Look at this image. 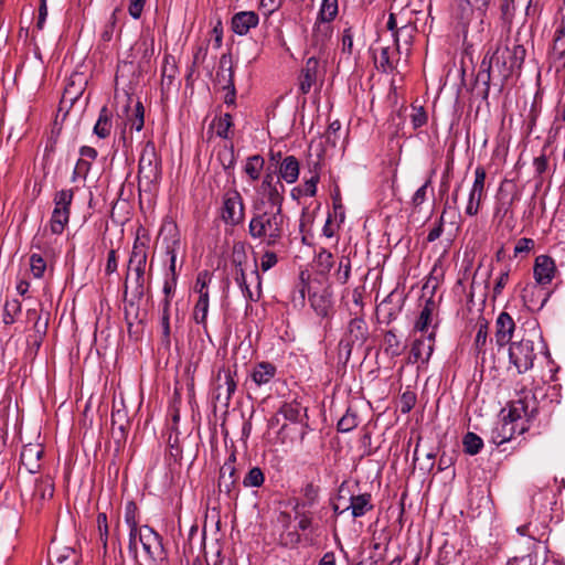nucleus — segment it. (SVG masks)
Segmentation results:
<instances>
[{"instance_id":"nucleus-62","label":"nucleus","mask_w":565,"mask_h":565,"mask_svg":"<svg viewBox=\"0 0 565 565\" xmlns=\"http://www.w3.org/2000/svg\"><path fill=\"white\" fill-rule=\"evenodd\" d=\"M125 522L127 523L128 526L138 525L137 505L132 501L127 502L125 507Z\"/></svg>"},{"instance_id":"nucleus-46","label":"nucleus","mask_w":565,"mask_h":565,"mask_svg":"<svg viewBox=\"0 0 565 565\" xmlns=\"http://www.w3.org/2000/svg\"><path fill=\"white\" fill-rule=\"evenodd\" d=\"M359 424V418L355 412L348 408L345 414L338 422V430L341 433H349L353 430Z\"/></svg>"},{"instance_id":"nucleus-17","label":"nucleus","mask_w":565,"mask_h":565,"mask_svg":"<svg viewBox=\"0 0 565 565\" xmlns=\"http://www.w3.org/2000/svg\"><path fill=\"white\" fill-rule=\"evenodd\" d=\"M526 430L524 423L519 427L516 420H511L508 415L503 416L500 423L492 429L491 441L500 446L507 441H510L514 434H523Z\"/></svg>"},{"instance_id":"nucleus-12","label":"nucleus","mask_w":565,"mask_h":565,"mask_svg":"<svg viewBox=\"0 0 565 565\" xmlns=\"http://www.w3.org/2000/svg\"><path fill=\"white\" fill-rule=\"evenodd\" d=\"M259 193L268 203V209H279V211H282L285 185L280 178L267 173L260 184Z\"/></svg>"},{"instance_id":"nucleus-29","label":"nucleus","mask_w":565,"mask_h":565,"mask_svg":"<svg viewBox=\"0 0 565 565\" xmlns=\"http://www.w3.org/2000/svg\"><path fill=\"white\" fill-rule=\"evenodd\" d=\"M233 126V118L228 113L215 115L212 119L209 129L214 131L215 135L223 139L231 138V128Z\"/></svg>"},{"instance_id":"nucleus-31","label":"nucleus","mask_w":565,"mask_h":565,"mask_svg":"<svg viewBox=\"0 0 565 565\" xmlns=\"http://www.w3.org/2000/svg\"><path fill=\"white\" fill-rule=\"evenodd\" d=\"M279 174L287 183H295L299 177V162L294 156H287L280 163Z\"/></svg>"},{"instance_id":"nucleus-24","label":"nucleus","mask_w":565,"mask_h":565,"mask_svg":"<svg viewBox=\"0 0 565 565\" xmlns=\"http://www.w3.org/2000/svg\"><path fill=\"white\" fill-rule=\"evenodd\" d=\"M403 50L393 44L392 46H383L380 55L375 56V62L383 72H392L397 67Z\"/></svg>"},{"instance_id":"nucleus-44","label":"nucleus","mask_w":565,"mask_h":565,"mask_svg":"<svg viewBox=\"0 0 565 565\" xmlns=\"http://www.w3.org/2000/svg\"><path fill=\"white\" fill-rule=\"evenodd\" d=\"M264 163V159L260 156L255 154L247 159L244 170L253 181H256L260 177Z\"/></svg>"},{"instance_id":"nucleus-11","label":"nucleus","mask_w":565,"mask_h":565,"mask_svg":"<svg viewBox=\"0 0 565 565\" xmlns=\"http://www.w3.org/2000/svg\"><path fill=\"white\" fill-rule=\"evenodd\" d=\"M369 339V327L363 316H354L348 323L347 331L343 334L340 345L350 353L354 345L362 347Z\"/></svg>"},{"instance_id":"nucleus-57","label":"nucleus","mask_w":565,"mask_h":565,"mask_svg":"<svg viewBox=\"0 0 565 565\" xmlns=\"http://www.w3.org/2000/svg\"><path fill=\"white\" fill-rule=\"evenodd\" d=\"M486 177V170L482 167H477L475 170V181L470 191L483 195Z\"/></svg>"},{"instance_id":"nucleus-63","label":"nucleus","mask_w":565,"mask_h":565,"mask_svg":"<svg viewBox=\"0 0 565 565\" xmlns=\"http://www.w3.org/2000/svg\"><path fill=\"white\" fill-rule=\"evenodd\" d=\"M415 403L416 395L411 391L404 392L401 396V412L403 414L411 412V409L415 406Z\"/></svg>"},{"instance_id":"nucleus-21","label":"nucleus","mask_w":565,"mask_h":565,"mask_svg":"<svg viewBox=\"0 0 565 565\" xmlns=\"http://www.w3.org/2000/svg\"><path fill=\"white\" fill-rule=\"evenodd\" d=\"M44 454L41 444H28L22 448L20 458L22 466L30 472L35 473L40 470V460Z\"/></svg>"},{"instance_id":"nucleus-15","label":"nucleus","mask_w":565,"mask_h":565,"mask_svg":"<svg viewBox=\"0 0 565 565\" xmlns=\"http://www.w3.org/2000/svg\"><path fill=\"white\" fill-rule=\"evenodd\" d=\"M236 455L232 452L220 470L218 489L224 492L228 499L237 498L238 492L236 490Z\"/></svg>"},{"instance_id":"nucleus-64","label":"nucleus","mask_w":565,"mask_h":565,"mask_svg":"<svg viewBox=\"0 0 565 565\" xmlns=\"http://www.w3.org/2000/svg\"><path fill=\"white\" fill-rule=\"evenodd\" d=\"M534 241L532 238L522 237L518 239L514 246V256L520 254H527L534 248Z\"/></svg>"},{"instance_id":"nucleus-20","label":"nucleus","mask_w":565,"mask_h":565,"mask_svg":"<svg viewBox=\"0 0 565 565\" xmlns=\"http://www.w3.org/2000/svg\"><path fill=\"white\" fill-rule=\"evenodd\" d=\"M323 72L320 68V62L316 57H309L301 70L299 76V87L310 88L311 86H321Z\"/></svg>"},{"instance_id":"nucleus-13","label":"nucleus","mask_w":565,"mask_h":565,"mask_svg":"<svg viewBox=\"0 0 565 565\" xmlns=\"http://www.w3.org/2000/svg\"><path fill=\"white\" fill-rule=\"evenodd\" d=\"M139 542L149 558L157 563L164 558V550L161 536L148 525H142L139 529Z\"/></svg>"},{"instance_id":"nucleus-2","label":"nucleus","mask_w":565,"mask_h":565,"mask_svg":"<svg viewBox=\"0 0 565 565\" xmlns=\"http://www.w3.org/2000/svg\"><path fill=\"white\" fill-rule=\"evenodd\" d=\"M253 238L260 239L267 246H275L285 233V216L279 209H262L256 205L248 225Z\"/></svg>"},{"instance_id":"nucleus-38","label":"nucleus","mask_w":565,"mask_h":565,"mask_svg":"<svg viewBox=\"0 0 565 565\" xmlns=\"http://www.w3.org/2000/svg\"><path fill=\"white\" fill-rule=\"evenodd\" d=\"M54 493V483L52 478L44 477L36 481L33 495L40 500L51 499Z\"/></svg>"},{"instance_id":"nucleus-4","label":"nucleus","mask_w":565,"mask_h":565,"mask_svg":"<svg viewBox=\"0 0 565 565\" xmlns=\"http://www.w3.org/2000/svg\"><path fill=\"white\" fill-rule=\"evenodd\" d=\"M145 230L139 228L132 245V250L128 260V271L135 274V287L132 290L137 299H141L145 295V273L148 257V242L149 237L146 234H140Z\"/></svg>"},{"instance_id":"nucleus-51","label":"nucleus","mask_w":565,"mask_h":565,"mask_svg":"<svg viewBox=\"0 0 565 565\" xmlns=\"http://www.w3.org/2000/svg\"><path fill=\"white\" fill-rule=\"evenodd\" d=\"M209 313V299H198L193 309V319L199 324H205Z\"/></svg>"},{"instance_id":"nucleus-16","label":"nucleus","mask_w":565,"mask_h":565,"mask_svg":"<svg viewBox=\"0 0 565 565\" xmlns=\"http://www.w3.org/2000/svg\"><path fill=\"white\" fill-rule=\"evenodd\" d=\"M557 267L555 260L548 255H539L534 259L533 277L535 284L543 287L550 285L555 278Z\"/></svg>"},{"instance_id":"nucleus-32","label":"nucleus","mask_w":565,"mask_h":565,"mask_svg":"<svg viewBox=\"0 0 565 565\" xmlns=\"http://www.w3.org/2000/svg\"><path fill=\"white\" fill-rule=\"evenodd\" d=\"M535 292L542 294L543 288L535 284V285H526L524 287V289L522 290V299L529 309H535V308L541 309L545 305V302L547 301V299L550 297L548 292H544L543 299L541 301H537L534 299Z\"/></svg>"},{"instance_id":"nucleus-39","label":"nucleus","mask_w":565,"mask_h":565,"mask_svg":"<svg viewBox=\"0 0 565 565\" xmlns=\"http://www.w3.org/2000/svg\"><path fill=\"white\" fill-rule=\"evenodd\" d=\"M212 280V274L209 270H202L198 274L194 285V291L199 299H209V285Z\"/></svg>"},{"instance_id":"nucleus-50","label":"nucleus","mask_w":565,"mask_h":565,"mask_svg":"<svg viewBox=\"0 0 565 565\" xmlns=\"http://www.w3.org/2000/svg\"><path fill=\"white\" fill-rule=\"evenodd\" d=\"M363 292H364L363 286L355 287L351 292L352 302H353L354 308L350 309V311H351V315H353V316H363V311H364Z\"/></svg>"},{"instance_id":"nucleus-60","label":"nucleus","mask_w":565,"mask_h":565,"mask_svg":"<svg viewBox=\"0 0 565 565\" xmlns=\"http://www.w3.org/2000/svg\"><path fill=\"white\" fill-rule=\"evenodd\" d=\"M482 200V194H478L475 192L469 193L468 203L466 206V214L473 216L478 213L480 202Z\"/></svg>"},{"instance_id":"nucleus-59","label":"nucleus","mask_w":565,"mask_h":565,"mask_svg":"<svg viewBox=\"0 0 565 565\" xmlns=\"http://www.w3.org/2000/svg\"><path fill=\"white\" fill-rule=\"evenodd\" d=\"M341 52L348 55L353 53V34L350 28L343 30L341 39Z\"/></svg>"},{"instance_id":"nucleus-49","label":"nucleus","mask_w":565,"mask_h":565,"mask_svg":"<svg viewBox=\"0 0 565 565\" xmlns=\"http://www.w3.org/2000/svg\"><path fill=\"white\" fill-rule=\"evenodd\" d=\"M209 45L206 43L198 44L193 47V60L190 66L191 73L199 68L207 56Z\"/></svg>"},{"instance_id":"nucleus-43","label":"nucleus","mask_w":565,"mask_h":565,"mask_svg":"<svg viewBox=\"0 0 565 565\" xmlns=\"http://www.w3.org/2000/svg\"><path fill=\"white\" fill-rule=\"evenodd\" d=\"M462 445L465 452L473 456L483 447V440L477 434L469 431L463 436Z\"/></svg>"},{"instance_id":"nucleus-58","label":"nucleus","mask_w":565,"mask_h":565,"mask_svg":"<svg viewBox=\"0 0 565 565\" xmlns=\"http://www.w3.org/2000/svg\"><path fill=\"white\" fill-rule=\"evenodd\" d=\"M384 342L386 344V351H390L394 355L399 354V341L397 339V335L392 330L385 333Z\"/></svg>"},{"instance_id":"nucleus-41","label":"nucleus","mask_w":565,"mask_h":565,"mask_svg":"<svg viewBox=\"0 0 565 565\" xmlns=\"http://www.w3.org/2000/svg\"><path fill=\"white\" fill-rule=\"evenodd\" d=\"M265 482V473L259 467H253L243 479L245 488H260Z\"/></svg>"},{"instance_id":"nucleus-27","label":"nucleus","mask_w":565,"mask_h":565,"mask_svg":"<svg viewBox=\"0 0 565 565\" xmlns=\"http://www.w3.org/2000/svg\"><path fill=\"white\" fill-rule=\"evenodd\" d=\"M277 369L270 362L257 363L250 373L252 381L257 385L262 386L268 384L276 375Z\"/></svg>"},{"instance_id":"nucleus-34","label":"nucleus","mask_w":565,"mask_h":565,"mask_svg":"<svg viewBox=\"0 0 565 565\" xmlns=\"http://www.w3.org/2000/svg\"><path fill=\"white\" fill-rule=\"evenodd\" d=\"M333 20H321L317 17L316 23L312 30V36L317 44L323 45L332 35L333 28L331 22Z\"/></svg>"},{"instance_id":"nucleus-33","label":"nucleus","mask_w":565,"mask_h":565,"mask_svg":"<svg viewBox=\"0 0 565 565\" xmlns=\"http://www.w3.org/2000/svg\"><path fill=\"white\" fill-rule=\"evenodd\" d=\"M318 163H315V169L310 170V177L305 179V182L291 190V195L296 196V192H299V195L306 196H315L317 193V184L320 180L319 172L317 170Z\"/></svg>"},{"instance_id":"nucleus-6","label":"nucleus","mask_w":565,"mask_h":565,"mask_svg":"<svg viewBox=\"0 0 565 565\" xmlns=\"http://www.w3.org/2000/svg\"><path fill=\"white\" fill-rule=\"evenodd\" d=\"M74 192L72 189H63L54 195V209L50 220V231L52 234L63 233L70 221L71 205Z\"/></svg>"},{"instance_id":"nucleus-1","label":"nucleus","mask_w":565,"mask_h":565,"mask_svg":"<svg viewBox=\"0 0 565 565\" xmlns=\"http://www.w3.org/2000/svg\"><path fill=\"white\" fill-rule=\"evenodd\" d=\"M525 55V47L509 38L489 47L479 67L473 94L487 100L491 89L501 93L505 82L521 71Z\"/></svg>"},{"instance_id":"nucleus-22","label":"nucleus","mask_w":565,"mask_h":565,"mask_svg":"<svg viewBox=\"0 0 565 565\" xmlns=\"http://www.w3.org/2000/svg\"><path fill=\"white\" fill-rule=\"evenodd\" d=\"M258 22V14L254 11H241L233 15L231 26L234 33L246 35L250 29L257 26Z\"/></svg>"},{"instance_id":"nucleus-35","label":"nucleus","mask_w":565,"mask_h":565,"mask_svg":"<svg viewBox=\"0 0 565 565\" xmlns=\"http://www.w3.org/2000/svg\"><path fill=\"white\" fill-rule=\"evenodd\" d=\"M321 86H311L310 88L299 87L298 104L300 106H319L321 103Z\"/></svg>"},{"instance_id":"nucleus-53","label":"nucleus","mask_w":565,"mask_h":565,"mask_svg":"<svg viewBox=\"0 0 565 565\" xmlns=\"http://www.w3.org/2000/svg\"><path fill=\"white\" fill-rule=\"evenodd\" d=\"M392 302V295H388L379 306L377 311L380 313L385 315L386 322L390 323L392 320H394L399 311V308H393L391 307Z\"/></svg>"},{"instance_id":"nucleus-52","label":"nucleus","mask_w":565,"mask_h":565,"mask_svg":"<svg viewBox=\"0 0 565 565\" xmlns=\"http://www.w3.org/2000/svg\"><path fill=\"white\" fill-rule=\"evenodd\" d=\"M177 66L173 58L170 55L164 56V64L162 67V82L171 84L175 78Z\"/></svg>"},{"instance_id":"nucleus-37","label":"nucleus","mask_w":565,"mask_h":565,"mask_svg":"<svg viewBox=\"0 0 565 565\" xmlns=\"http://www.w3.org/2000/svg\"><path fill=\"white\" fill-rule=\"evenodd\" d=\"M435 308V302L433 299H428L423 307L419 317L415 323V330L425 332L428 327L433 323V311Z\"/></svg>"},{"instance_id":"nucleus-47","label":"nucleus","mask_w":565,"mask_h":565,"mask_svg":"<svg viewBox=\"0 0 565 565\" xmlns=\"http://www.w3.org/2000/svg\"><path fill=\"white\" fill-rule=\"evenodd\" d=\"M335 280L345 285L351 277V260L347 256H342L339 260L338 269L334 273Z\"/></svg>"},{"instance_id":"nucleus-48","label":"nucleus","mask_w":565,"mask_h":565,"mask_svg":"<svg viewBox=\"0 0 565 565\" xmlns=\"http://www.w3.org/2000/svg\"><path fill=\"white\" fill-rule=\"evenodd\" d=\"M21 312V302L18 299L7 300L3 310V322L12 324L17 315Z\"/></svg>"},{"instance_id":"nucleus-45","label":"nucleus","mask_w":565,"mask_h":565,"mask_svg":"<svg viewBox=\"0 0 565 565\" xmlns=\"http://www.w3.org/2000/svg\"><path fill=\"white\" fill-rule=\"evenodd\" d=\"M339 12V0H322L318 17L321 20H334Z\"/></svg>"},{"instance_id":"nucleus-25","label":"nucleus","mask_w":565,"mask_h":565,"mask_svg":"<svg viewBox=\"0 0 565 565\" xmlns=\"http://www.w3.org/2000/svg\"><path fill=\"white\" fill-rule=\"evenodd\" d=\"M476 7L472 0H455L452 8V17L461 26L462 32H467V28L473 17Z\"/></svg>"},{"instance_id":"nucleus-28","label":"nucleus","mask_w":565,"mask_h":565,"mask_svg":"<svg viewBox=\"0 0 565 565\" xmlns=\"http://www.w3.org/2000/svg\"><path fill=\"white\" fill-rule=\"evenodd\" d=\"M348 509L351 510V514L355 519L365 515L373 509L372 495L370 493L351 495Z\"/></svg>"},{"instance_id":"nucleus-56","label":"nucleus","mask_w":565,"mask_h":565,"mask_svg":"<svg viewBox=\"0 0 565 565\" xmlns=\"http://www.w3.org/2000/svg\"><path fill=\"white\" fill-rule=\"evenodd\" d=\"M96 522L99 541L103 544V547L106 550L108 540V523L106 513H98Z\"/></svg>"},{"instance_id":"nucleus-9","label":"nucleus","mask_w":565,"mask_h":565,"mask_svg":"<svg viewBox=\"0 0 565 565\" xmlns=\"http://www.w3.org/2000/svg\"><path fill=\"white\" fill-rule=\"evenodd\" d=\"M245 216V206L243 198L238 191L233 190L224 194L221 217L223 222L231 226L243 223Z\"/></svg>"},{"instance_id":"nucleus-5","label":"nucleus","mask_w":565,"mask_h":565,"mask_svg":"<svg viewBox=\"0 0 565 565\" xmlns=\"http://www.w3.org/2000/svg\"><path fill=\"white\" fill-rule=\"evenodd\" d=\"M541 334L532 332L520 341L512 342L509 348V360L519 373H524L533 367L536 358V343L542 344Z\"/></svg>"},{"instance_id":"nucleus-10","label":"nucleus","mask_w":565,"mask_h":565,"mask_svg":"<svg viewBox=\"0 0 565 565\" xmlns=\"http://www.w3.org/2000/svg\"><path fill=\"white\" fill-rule=\"evenodd\" d=\"M235 374L236 371L232 372L231 369L222 367L218 370L215 376L213 391V401L215 404L228 406L232 395L236 390V381L234 380Z\"/></svg>"},{"instance_id":"nucleus-19","label":"nucleus","mask_w":565,"mask_h":565,"mask_svg":"<svg viewBox=\"0 0 565 565\" xmlns=\"http://www.w3.org/2000/svg\"><path fill=\"white\" fill-rule=\"evenodd\" d=\"M435 344V332H430L427 337H420L416 339L411 349L409 360L413 363L420 362L425 364L429 361Z\"/></svg>"},{"instance_id":"nucleus-36","label":"nucleus","mask_w":565,"mask_h":565,"mask_svg":"<svg viewBox=\"0 0 565 565\" xmlns=\"http://www.w3.org/2000/svg\"><path fill=\"white\" fill-rule=\"evenodd\" d=\"M113 114L108 108H102L97 122L94 126V134L104 139L110 135Z\"/></svg>"},{"instance_id":"nucleus-30","label":"nucleus","mask_w":565,"mask_h":565,"mask_svg":"<svg viewBox=\"0 0 565 565\" xmlns=\"http://www.w3.org/2000/svg\"><path fill=\"white\" fill-rule=\"evenodd\" d=\"M415 26L412 24H405L392 33L393 44L404 50L408 54L413 42Z\"/></svg>"},{"instance_id":"nucleus-55","label":"nucleus","mask_w":565,"mask_h":565,"mask_svg":"<svg viewBox=\"0 0 565 565\" xmlns=\"http://www.w3.org/2000/svg\"><path fill=\"white\" fill-rule=\"evenodd\" d=\"M127 116H134L131 120V129L140 131L145 124V108H125Z\"/></svg>"},{"instance_id":"nucleus-23","label":"nucleus","mask_w":565,"mask_h":565,"mask_svg":"<svg viewBox=\"0 0 565 565\" xmlns=\"http://www.w3.org/2000/svg\"><path fill=\"white\" fill-rule=\"evenodd\" d=\"M495 342L499 347L508 344L513 335L515 323L508 312H501L495 321Z\"/></svg>"},{"instance_id":"nucleus-8","label":"nucleus","mask_w":565,"mask_h":565,"mask_svg":"<svg viewBox=\"0 0 565 565\" xmlns=\"http://www.w3.org/2000/svg\"><path fill=\"white\" fill-rule=\"evenodd\" d=\"M243 258H245L244 253H236L233 254V264L235 265V273H234V279L236 284L238 285L239 289L242 290L244 297L249 301H257L260 297V276L258 274L257 266L255 265L254 269L252 270L250 275L252 278L256 281L257 287L256 290L253 291L249 288V285L247 282V276L245 273V268L243 266Z\"/></svg>"},{"instance_id":"nucleus-14","label":"nucleus","mask_w":565,"mask_h":565,"mask_svg":"<svg viewBox=\"0 0 565 565\" xmlns=\"http://www.w3.org/2000/svg\"><path fill=\"white\" fill-rule=\"evenodd\" d=\"M537 411L536 399L531 392H522L519 397L511 402L508 417L511 420L530 419Z\"/></svg>"},{"instance_id":"nucleus-61","label":"nucleus","mask_w":565,"mask_h":565,"mask_svg":"<svg viewBox=\"0 0 565 565\" xmlns=\"http://www.w3.org/2000/svg\"><path fill=\"white\" fill-rule=\"evenodd\" d=\"M487 338H488L487 326L480 324L479 329L477 331V334H476V339H475V345H476L478 355L481 353L484 354L483 347L487 343Z\"/></svg>"},{"instance_id":"nucleus-40","label":"nucleus","mask_w":565,"mask_h":565,"mask_svg":"<svg viewBox=\"0 0 565 565\" xmlns=\"http://www.w3.org/2000/svg\"><path fill=\"white\" fill-rule=\"evenodd\" d=\"M564 36H565L564 29L556 30L551 54L555 61L565 63V39H564Z\"/></svg>"},{"instance_id":"nucleus-3","label":"nucleus","mask_w":565,"mask_h":565,"mask_svg":"<svg viewBox=\"0 0 565 565\" xmlns=\"http://www.w3.org/2000/svg\"><path fill=\"white\" fill-rule=\"evenodd\" d=\"M154 55V40L143 39L132 47V58L122 61L117 66V82L124 86L139 82L143 74L151 72Z\"/></svg>"},{"instance_id":"nucleus-42","label":"nucleus","mask_w":565,"mask_h":565,"mask_svg":"<svg viewBox=\"0 0 565 565\" xmlns=\"http://www.w3.org/2000/svg\"><path fill=\"white\" fill-rule=\"evenodd\" d=\"M316 264L319 274H329L334 264L333 255L329 250L321 248L317 254Z\"/></svg>"},{"instance_id":"nucleus-26","label":"nucleus","mask_w":565,"mask_h":565,"mask_svg":"<svg viewBox=\"0 0 565 565\" xmlns=\"http://www.w3.org/2000/svg\"><path fill=\"white\" fill-rule=\"evenodd\" d=\"M139 82H131L124 86L122 84H118V82L116 81V106H131L132 104H135V106H142V103L140 100L135 99V86H137Z\"/></svg>"},{"instance_id":"nucleus-7","label":"nucleus","mask_w":565,"mask_h":565,"mask_svg":"<svg viewBox=\"0 0 565 565\" xmlns=\"http://www.w3.org/2000/svg\"><path fill=\"white\" fill-rule=\"evenodd\" d=\"M160 178V160L152 143H147L139 158V185H150Z\"/></svg>"},{"instance_id":"nucleus-54","label":"nucleus","mask_w":565,"mask_h":565,"mask_svg":"<svg viewBox=\"0 0 565 565\" xmlns=\"http://www.w3.org/2000/svg\"><path fill=\"white\" fill-rule=\"evenodd\" d=\"M30 268L35 278H41L46 269V263L41 255L32 254L30 256Z\"/></svg>"},{"instance_id":"nucleus-18","label":"nucleus","mask_w":565,"mask_h":565,"mask_svg":"<svg viewBox=\"0 0 565 565\" xmlns=\"http://www.w3.org/2000/svg\"><path fill=\"white\" fill-rule=\"evenodd\" d=\"M86 84L79 75H74L71 77L70 82L64 88L61 98V105H70L75 106L77 103H82L84 105L88 104V95L84 96Z\"/></svg>"}]
</instances>
